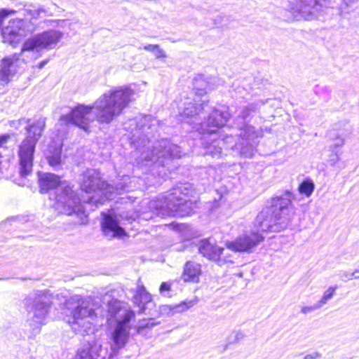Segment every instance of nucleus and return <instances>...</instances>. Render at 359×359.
Instances as JSON below:
<instances>
[{"mask_svg": "<svg viewBox=\"0 0 359 359\" xmlns=\"http://www.w3.org/2000/svg\"><path fill=\"white\" fill-rule=\"evenodd\" d=\"M111 321V331L109 334L111 353L109 358L116 354L123 348L128 342L130 337V320L135 317V313L129 309L122 307L121 302L111 297L106 294L103 298Z\"/></svg>", "mask_w": 359, "mask_h": 359, "instance_id": "7ed1b4c3", "label": "nucleus"}, {"mask_svg": "<svg viewBox=\"0 0 359 359\" xmlns=\"http://www.w3.org/2000/svg\"><path fill=\"white\" fill-rule=\"evenodd\" d=\"M151 295L146 290L144 286L138 284L133 297V302L140 306V312H144L145 305L151 302Z\"/></svg>", "mask_w": 359, "mask_h": 359, "instance_id": "b1692460", "label": "nucleus"}, {"mask_svg": "<svg viewBox=\"0 0 359 359\" xmlns=\"http://www.w3.org/2000/svg\"><path fill=\"white\" fill-rule=\"evenodd\" d=\"M358 273H359V269H355L353 272L342 270L339 271L338 276L341 280L346 282L353 279H359V275H358Z\"/></svg>", "mask_w": 359, "mask_h": 359, "instance_id": "c756f323", "label": "nucleus"}, {"mask_svg": "<svg viewBox=\"0 0 359 359\" xmlns=\"http://www.w3.org/2000/svg\"><path fill=\"white\" fill-rule=\"evenodd\" d=\"M232 136H226L225 138L213 140L211 143H207L205 146V154L210 155L213 158H219L222 154L221 145L230 144L233 140Z\"/></svg>", "mask_w": 359, "mask_h": 359, "instance_id": "5701e85b", "label": "nucleus"}, {"mask_svg": "<svg viewBox=\"0 0 359 359\" xmlns=\"http://www.w3.org/2000/svg\"><path fill=\"white\" fill-rule=\"evenodd\" d=\"M16 13L15 10L2 8L0 10V29H1L2 24L6 17L9 15H13Z\"/></svg>", "mask_w": 359, "mask_h": 359, "instance_id": "72a5a7b5", "label": "nucleus"}, {"mask_svg": "<svg viewBox=\"0 0 359 359\" xmlns=\"http://www.w3.org/2000/svg\"><path fill=\"white\" fill-rule=\"evenodd\" d=\"M292 199L293 195L289 191L273 198L271 208H266L260 212L255 219V224L262 231L275 232L285 228L294 215Z\"/></svg>", "mask_w": 359, "mask_h": 359, "instance_id": "20e7f679", "label": "nucleus"}, {"mask_svg": "<svg viewBox=\"0 0 359 359\" xmlns=\"http://www.w3.org/2000/svg\"><path fill=\"white\" fill-rule=\"evenodd\" d=\"M144 120L145 122L149 123L148 124L145 123L143 126L144 128L147 127L148 128H151L152 127H156L158 124V121L150 115L145 116Z\"/></svg>", "mask_w": 359, "mask_h": 359, "instance_id": "f704fd0d", "label": "nucleus"}, {"mask_svg": "<svg viewBox=\"0 0 359 359\" xmlns=\"http://www.w3.org/2000/svg\"><path fill=\"white\" fill-rule=\"evenodd\" d=\"M194 85L196 89L194 103L191 102L184 103V109L180 111V114L182 117H193L198 114L201 110L208 112L210 109L206 103L208 100L205 95L207 89H208L206 86V82L200 76L194 79Z\"/></svg>", "mask_w": 359, "mask_h": 359, "instance_id": "4468645a", "label": "nucleus"}, {"mask_svg": "<svg viewBox=\"0 0 359 359\" xmlns=\"http://www.w3.org/2000/svg\"><path fill=\"white\" fill-rule=\"evenodd\" d=\"M321 358V353L318 352H313L307 354L304 357V359H319Z\"/></svg>", "mask_w": 359, "mask_h": 359, "instance_id": "58836bf2", "label": "nucleus"}, {"mask_svg": "<svg viewBox=\"0 0 359 359\" xmlns=\"http://www.w3.org/2000/svg\"><path fill=\"white\" fill-rule=\"evenodd\" d=\"M231 116L229 108L226 106H221L219 109L213 108L206 121L201 125V132L212 134L226 123Z\"/></svg>", "mask_w": 359, "mask_h": 359, "instance_id": "a211bd4d", "label": "nucleus"}, {"mask_svg": "<svg viewBox=\"0 0 359 359\" xmlns=\"http://www.w3.org/2000/svg\"><path fill=\"white\" fill-rule=\"evenodd\" d=\"M51 304V296L46 290H37L29 294L25 299L28 322L33 329L39 330L45 323Z\"/></svg>", "mask_w": 359, "mask_h": 359, "instance_id": "9d476101", "label": "nucleus"}, {"mask_svg": "<svg viewBox=\"0 0 359 359\" xmlns=\"http://www.w3.org/2000/svg\"><path fill=\"white\" fill-rule=\"evenodd\" d=\"M102 229L106 236L121 238L126 235V231L120 226L116 215L102 212Z\"/></svg>", "mask_w": 359, "mask_h": 359, "instance_id": "6ab92c4d", "label": "nucleus"}, {"mask_svg": "<svg viewBox=\"0 0 359 359\" xmlns=\"http://www.w3.org/2000/svg\"><path fill=\"white\" fill-rule=\"evenodd\" d=\"M169 306H165V308H164V310H166V309H170Z\"/></svg>", "mask_w": 359, "mask_h": 359, "instance_id": "c03bdc74", "label": "nucleus"}, {"mask_svg": "<svg viewBox=\"0 0 359 359\" xmlns=\"http://www.w3.org/2000/svg\"><path fill=\"white\" fill-rule=\"evenodd\" d=\"M344 144V140L341 137H337L334 143L330 146V150L334 153L335 157L333 159H331L332 165H334L337 162L340 160L341 152L338 151L337 149L338 147H341Z\"/></svg>", "mask_w": 359, "mask_h": 359, "instance_id": "cd10ccee", "label": "nucleus"}, {"mask_svg": "<svg viewBox=\"0 0 359 359\" xmlns=\"http://www.w3.org/2000/svg\"><path fill=\"white\" fill-rule=\"evenodd\" d=\"M170 290V284L167 282H163L161 283L159 291L161 294H163L165 292Z\"/></svg>", "mask_w": 359, "mask_h": 359, "instance_id": "4c0bfd02", "label": "nucleus"}, {"mask_svg": "<svg viewBox=\"0 0 359 359\" xmlns=\"http://www.w3.org/2000/svg\"><path fill=\"white\" fill-rule=\"evenodd\" d=\"M233 335H234V337H236L237 339H242L243 337V334L240 332L233 333Z\"/></svg>", "mask_w": 359, "mask_h": 359, "instance_id": "79ce46f5", "label": "nucleus"}, {"mask_svg": "<svg viewBox=\"0 0 359 359\" xmlns=\"http://www.w3.org/2000/svg\"><path fill=\"white\" fill-rule=\"evenodd\" d=\"M45 123L43 118L33 121L22 118L13 122V125L17 128L23 126L27 132V136L20 145L18 150L20 173L22 177L28 175L32 170L35 146L42 135Z\"/></svg>", "mask_w": 359, "mask_h": 359, "instance_id": "423d86ee", "label": "nucleus"}, {"mask_svg": "<svg viewBox=\"0 0 359 359\" xmlns=\"http://www.w3.org/2000/svg\"><path fill=\"white\" fill-rule=\"evenodd\" d=\"M197 302L198 301L196 299L190 300L186 299L184 301L181 302L180 304L171 305L169 306L170 312L171 313L172 315L177 313L184 312L189 309L190 308L193 307L194 305H196Z\"/></svg>", "mask_w": 359, "mask_h": 359, "instance_id": "393cba45", "label": "nucleus"}, {"mask_svg": "<svg viewBox=\"0 0 359 359\" xmlns=\"http://www.w3.org/2000/svg\"><path fill=\"white\" fill-rule=\"evenodd\" d=\"M180 157V147L176 144H171L167 139H162L155 143L149 154H142V158L145 161V165L151 162L153 166L164 167L170 158Z\"/></svg>", "mask_w": 359, "mask_h": 359, "instance_id": "9b49d317", "label": "nucleus"}, {"mask_svg": "<svg viewBox=\"0 0 359 359\" xmlns=\"http://www.w3.org/2000/svg\"><path fill=\"white\" fill-rule=\"evenodd\" d=\"M65 306L71 311L72 320L69 321L75 332L83 334L92 328L94 317L102 316L90 306V301L80 295H73L66 300Z\"/></svg>", "mask_w": 359, "mask_h": 359, "instance_id": "1a4fd4ad", "label": "nucleus"}, {"mask_svg": "<svg viewBox=\"0 0 359 359\" xmlns=\"http://www.w3.org/2000/svg\"><path fill=\"white\" fill-rule=\"evenodd\" d=\"M81 189L86 194L100 192V198L95 196H90L87 203H94L97 206L106 200H111L116 194H121L126 189V183H120L116 187L109 185L101 179L100 172L94 169L85 171L80 178Z\"/></svg>", "mask_w": 359, "mask_h": 359, "instance_id": "6e6552de", "label": "nucleus"}, {"mask_svg": "<svg viewBox=\"0 0 359 359\" xmlns=\"http://www.w3.org/2000/svg\"><path fill=\"white\" fill-rule=\"evenodd\" d=\"M135 91L126 86L115 87L102 94L92 105L79 104L60 121L72 123L88 131L90 123L97 121L109 123L120 116L134 100Z\"/></svg>", "mask_w": 359, "mask_h": 359, "instance_id": "f257e3e1", "label": "nucleus"}, {"mask_svg": "<svg viewBox=\"0 0 359 359\" xmlns=\"http://www.w3.org/2000/svg\"><path fill=\"white\" fill-rule=\"evenodd\" d=\"M106 355L107 352L103 351L101 344L92 341L78 350L74 359H105Z\"/></svg>", "mask_w": 359, "mask_h": 359, "instance_id": "aec40b11", "label": "nucleus"}, {"mask_svg": "<svg viewBox=\"0 0 359 359\" xmlns=\"http://www.w3.org/2000/svg\"><path fill=\"white\" fill-rule=\"evenodd\" d=\"M123 177H124V180H128V176H124Z\"/></svg>", "mask_w": 359, "mask_h": 359, "instance_id": "37998d69", "label": "nucleus"}, {"mask_svg": "<svg viewBox=\"0 0 359 359\" xmlns=\"http://www.w3.org/2000/svg\"><path fill=\"white\" fill-rule=\"evenodd\" d=\"M337 289V285H331L323 292L321 298L318 301L322 307L334 297Z\"/></svg>", "mask_w": 359, "mask_h": 359, "instance_id": "bb28decb", "label": "nucleus"}, {"mask_svg": "<svg viewBox=\"0 0 359 359\" xmlns=\"http://www.w3.org/2000/svg\"><path fill=\"white\" fill-rule=\"evenodd\" d=\"M48 62V60H45L40 62L38 64L39 69H42Z\"/></svg>", "mask_w": 359, "mask_h": 359, "instance_id": "a19ab883", "label": "nucleus"}, {"mask_svg": "<svg viewBox=\"0 0 359 359\" xmlns=\"http://www.w3.org/2000/svg\"><path fill=\"white\" fill-rule=\"evenodd\" d=\"M198 250L203 257L216 262L219 266L233 262L231 256L228 252L229 250L218 246L213 240L201 241L198 244Z\"/></svg>", "mask_w": 359, "mask_h": 359, "instance_id": "f3484780", "label": "nucleus"}, {"mask_svg": "<svg viewBox=\"0 0 359 359\" xmlns=\"http://www.w3.org/2000/svg\"><path fill=\"white\" fill-rule=\"evenodd\" d=\"M201 274V266L199 264L187 262L184 265L182 278L186 282H198Z\"/></svg>", "mask_w": 359, "mask_h": 359, "instance_id": "4be33fe9", "label": "nucleus"}, {"mask_svg": "<svg viewBox=\"0 0 359 359\" xmlns=\"http://www.w3.org/2000/svg\"><path fill=\"white\" fill-rule=\"evenodd\" d=\"M35 29L31 22L14 19L8 22L7 26L1 29L3 41L10 44L18 43L22 38Z\"/></svg>", "mask_w": 359, "mask_h": 359, "instance_id": "dca6fc26", "label": "nucleus"}, {"mask_svg": "<svg viewBox=\"0 0 359 359\" xmlns=\"http://www.w3.org/2000/svg\"><path fill=\"white\" fill-rule=\"evenodd\" d=\"M20 53H14L3 58L0 64V79L2 81H7L13 72V67L20 60V57L23 55Z\"/></svg>", "mask_w": 359, "mask_h": 359, "instance_id": "412c9836", "label": "nucleus"}, {"mask_svg": "<svg viewBox=\"0 0 359 359\" xmlns=\"http://www.w3.org/2000/svg\"><path fill=\"white\" fill-rule=\"evenodd\" d=\"M358 275H359V273H358Z\"/></svg>", "mask_w": 359, "mask_h": 359, "instance_id": "a18cd8bd", "label": "nucleus"}, {"mask_svg": "<svg viewBox=\"0 0 359 359\" xmlns=\"http://www.w3.org/2000/svg\"><path fill=\"white\" fill-rule=\"evenodd\" d=\"M314 189V184L309 181H304L299 187L301 194H305L306 196L311 195Z\"/></svg>", "mask_w": 359, "mask_h": 359, "instance_id": "2f4dec72", "label": "nucleus"}, {"mask_svg": "<svg viewBox=\"0 0 359 359\" xmlns=\"http://www.w3.org/2000/svg\"><path fill=\"white\" fill-rule=\"evenodd\" d=\"M156 45L149 44V45L144 46L143 48L145 50H147V51H149V52H151V53H154V49L156 48Z\"/></svg>", "mask_w": 359, "mask_h": 359, "instance_id": "ea45409f", "label": "nucleus"}, {"mask_svg": "<svg viewBox=\"0 0 359 359\" xmlns=\"http://www.w3.org/2000/svg\"><path fill=\"white\" fill-rule=\"evenodd\" d=\"M46 158L48 161V163L52 167H57L60 165L61 161V148L60 147H57L54 149L53 152H51L50 149L49 150V154H47Z\"/></svg>", "mask_w": 359, "mask_h": 359, "instance_id": "a878e982", "label": "nucleus"}, {"mask_svg": "<svg viewBox=\"0 0 359 359\" xmlns=\"http://www.w3.org/2000/svg\"><path fill=\"white\" fill-rule=\"evenodd\" d=\"M340 11L341 13H349L353 11L358 4L359 0H341Z\"/></svg>", "mask_w": 359, "mask_h": 359, "instance_id": "7c9ffc66", "label": "nucleus"}, {"mask_svg": "<svg viewBox=\"0 0 359 359\" xmlns=\"http://www.w3.org/2000/svg\"><path fill=\"white\" fill-rule=\"evenodd\" d=\"M322 308L318 302L311 306H304L301 307V313L303 314H308L314 311L318 310Z\"/></svg>", "mask_w": 359, "mask_h": 359, "instance_id": "473e14b6", "label": "nucleus"}, {"mask_svg": "<svg viewBox=\"0 0 359 359\" xmlns=\"http://www.w3.org/2000/svg\"><path fill=\"white\" fill-rule=\"evenodd\" d=\"M196 191L189 182L176 184L166 195L149 202V208L156 215L184 217L196 207Z\"/></svg>", "mask_w": 359, "mask_h": 359, "instance_id": "f03ea898", "label": "nucleus"}, {"mask_svg": "<svg viewBox=\"0 0 359 359\" xmlns=\"http://www.w3.org/2000/svg\"><path fill=\"white\" fill-rule=\"evenodd\" d=\"M24 11L25 15H29L34 19L39 18L41 13H45V10L43 8L36 7L33 5L26 6Z\"/></svg>", "mask_w": 359, "mask_h": 359, "instance_id": "c85d7f7f", "label": "nucleus"}, {"mask_svg": "<svg viewBox=\"0 0 359 359\" xmlns=\"http://www.w3.org/2000/svg\"><path fill=\"white\" fill-rule=\"evenodd\" d=\"M264 104L263 101H258L250 103L240 109L238 120L241 119L243 121L239 126L241 142L229 146L232 149L238 150L241 156L251 158L255 154L259 142L258 139L262 136V131L255 130L253 126L246 124V122H249L252 119L258 111L259 108Z\"/></svg>", "mask_w": 359, "mask_h": 359, "instance_id": "0eeeda50", "label": "nucleus"}, {"mask_svg": "<svg viewBox=\"0 0 359 359\" xmlns=\"http://www.w3.org/2000/svg\"><path fill=\"white\" fill-rule=\"evenodd\" d=\"M39 184L41 193L56 189L55 208L61 213L70 215L84 212V208L76 194L65 182H61L59 176L49 172H39Z\"/></svg>", "mask_w": 359, "mask_h": 359, "instance_id": "39448f33", "label": "nucleus"}, {"mask_svg": "<svg viewBox=\"0 0 359 359\" xmlns=\"http://www.w3.org/2000/svg\"><path fill=\"white\" fill-rule=\"evenodd\" d=\"M154 55L156 58H165L166 57L165 51L161 48L158 45H156L154 51Z\"/></svg>", "mask_w": 359, "mask_h": 359, "instance_id": "c9c22d12", "label": "nucleus"}, {"mask_svg": "<svg viewBox=\"0 0 359 359\" xmlns=\"http://www.w3.org/2000/svg\"><path fill=\"white\" fill-rule=\"evenodd\" d=\"M255 229L240 235L234 241L226 243L228 250L236 252H251L252 249L259 245L264 239L261 227L254 222Z\"/></svg>", "mask_w": 359, "mask_h": 359, "instance_id": "2eb2a0df", "label": "nucleus"}, {"mask_svg": "<svg viewBox=\"0 0 359 359\" xmlns=\"http://www.w3.org/2000/svg\"><path fill=\"white\" fill-rule=\"evenodd\" d=\"M156 325V323H154L153 321L151 320H149L147 323H145L144 321L140 323V325L138 326V328H137V332H140V329L142 328H144V327H154V325Z\"/></svg>", "mask_w": 359, "mask_h": 359, "instance_id": "e433bc0d", "label": "nucleus"}, {"mask_svg": "<svg viewBox=\"0 0 359 359\" xmlns=\"http://www.w3.org/2000/svg\"><path fill=\"white\" fill-rule=\"evenodd\" d=\"M322 0H288L287 10L295 20H313L323 11Z\"/></svg>", "mask_w": 359, "mask_h": 359, "instance_id": "ddd939ff", "label": "nucleus"}, {"mask_svg": "<svg viewBox=\"0 0 359 359\" xmlns=\"http://www.w3.org/2000/svg\"><path fill=\"white\" fill-rule=\"evenodd\" d=\"M62 37L58 30L50 29L28 38L22 44V53H39L43 50L55 48Z\"/></svg>", "mask_w": 359, "mask_h": 359, "instance_id": "f8f14e48", "label": "nucleus"}]
</instances>
